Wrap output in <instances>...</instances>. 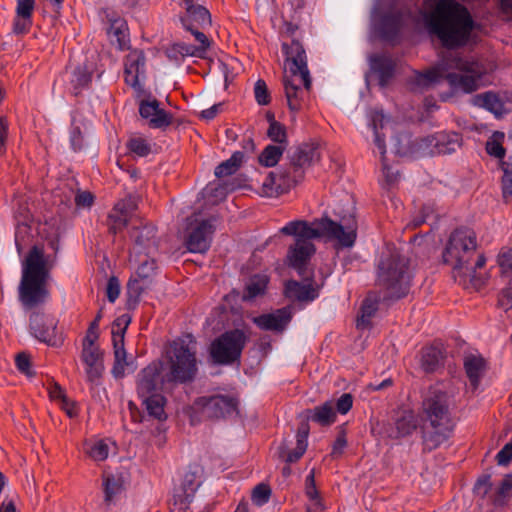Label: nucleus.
Masks as SVG:
<instances>
[{"instance_id":"1","label":"nucleus","mask_w":512,"mask_h":512,"mask_svg":"<svg viewBox=\"0 0 512 512\" xmlns=\"http://www.w3.org/2000/svg\"><path fill=\"white\" fill-rule=\"evenodd\" d=\"M357 229V220L352 215L342 218L341 222L333 221L328 217L315 219L312 222L290 221L280 229L281 234L295 238V242L287 250L286 263L304 277L307 264L316 251L312 243L313 239L326 238L336 241L341 248H350L356 241Z\"/></svg>"},{"instance_id":"2","label":"nucleus","mask_w":512,"mask_h":512,"mask_svg":"<svg viewBox=\"0 0 512 512\" xmlns=\"http://www.w3.org/2000/svg\"><path fill=\"white\" fill-rule=\"evenodd\" d=\"M426 21L430 32L448 49L465 46L474 30L469 10L455 0H438Z\"/></svg>"},{"instance_id":"3","label":"nucleus","mask_w":512,"mask_h":512,"mask_svg":"<svg viewBox=\"0 0 512 512\" xmlns=\"http://www.w3.org/2000/svg\"><path fill=\"white\" fill-rule=\"evenodd\" d=\"M443 262L452 269V276L460 285H478L477 269L486 264L483 254L477 253L476 233L468 227H459L451 232L442 252Z\"/></svg>"},{"instance_id":"4","label":"nucleus","mask_w":512,"mask_h":512,"mask_svg":"<svg viewBox=\"0 0 512 512\" xmlns=\"http://www.w3.org/2000/svg\"><path fill=\"white\" fill-rule=\"evenodd\" d=\"M486 68L473 58L451 55L439 67L423 73H416L413 79L414 89H427L443 76L451 88L464 93H472L482 85Z\"/></svg>"},{"instance_id":"5","label":"nucleus","mask_w":512,"mask_h":512,"mask_svg":"<svg viewBox=\"0 0 512 512\" xmlns=\"http://www.w3.org/2000/svg\"><path fill=\"white\" fill-rule=\"evenodd\" d=\"M422 415L424 449L432 451L446 442L454 429L447 393L430 388L422 402Z\"/></svg>"},{"instance_id":"6","label":"nucleus","mask_w":512,"mask_h":512,"mask_svg":"<svg viewBox=\"0 0 512 512\" xmlns=\"http://www.w3.org/2000/svg\"><path fill=\"white\" fill-rule=\"evenodd\" d=\"M50 266L44 259L43 250L33 246L23 261L19 284V300L26 309L35 308L45 302L49 295L47 282Z\"/></svg>"},{"instance_id":"7","label":"nucleus","mask_w":512,"mask_h":512,"mask_svg":"<svg viewBox=\"0 0 512 512\" xmlns=\"http://www.w3.org/2000/svg\"><path fill=\"white\" fill-rule=\"evenodd\" d=\"M412 274L409 259L398 251L383 253L378 264V282L387 297L399 299L406 296L411 286Z\"/></svg>"},{"instance_id":"8","label":"nucleus","mask_w":512,"mask_h":512,"mask_svg":"<svg viewBox=\"0 0 512 512\" xmlns=\"http://www.w3.org/2000/svg\"><path fill=\"white\" fill-rule=\"evenodd\" d=\"M168 371L164 374L167 383H187L194 380L198 367L196 341L191 334L177 338L167 351Z\"/></svg>"},{"instance_id":"9","label":"nucleus","mask_w":512,"mask_h":512,"mask_svg":"<svg viewBox=\"0 0 512 512\" xmlns=\"http://www.w3.org/2000/svg\"><path fill=\"white\" fill-rule=\"evenodd\" d=\"M239 399L230 394H213L196 398L189 407L192 423L238 414Z\"/></svg>"},{"instance_id":"10","label":"nucleus","mask_w":512,"mask_h":512,"mask_svg":"<svg viewBox=\"0 0 512 512\" xmlns=\"http://www.w3.org/2000/svg\"><path fill=\"white\" fill-rule=\"evenodd\" d=\"M247 340L240 329L226 331L211 343L210 356L217 364H231L240 358Z\"/></svg>"},{"instance_id":"11","label":"nucleus","mask_w":512,"mask_h":512,"mask_svg":"<svg viewBox=\"0 0 512 512\" xmlns=\"http://www.w3.org/2000/svg\"><path fill=\"white\" fill-rule=\"evenodd\" d=\"M132 247L129 250V260H140V258L155 256L158 250L156 227L136 218L129 231Z\"/></svg>"},{"instance_id":"12","label":"nucleus","mask_w":512,"mask_h":512,"mask_svg":"<svg viewBox=\"0 0 512 512\" xmlns=\"http://www.w3.org/2000/svg\"><path fill=\"white\" fill-rule=\"evenodd\" d=\"M129 261L138 264L135 276L131 277L127 284L128 300L136 304L141 294L150 288L156 275L157 265L154 256Z\"/></svg>"},{"instance_id":"13","label":"nucleus","mask_w":512,"mask_h":512,"mask_svg":"<svg viewBox=\"0 0 512 512\" xmlns=\"http://www.w3.org/2000/svg\"><path fill=\"white\" fill-rule=\"evenodd\" d=\"M282 52L285 56V65L288 75H300L306 85L310 84V72L307 66V55L303 43L292 38L290 42L282 43Z\"/></svg>"},{"instance_id":"14","label":"nucleus","mask_w":512,"mask_h":512,"mask_svg":"<svg viewBox=\"0 0 512 512\" xmlns=\"http://www.w3.org/2000/svg\"><path fill=\"white\" fill-rule=\"evenodd\" d=\"M139 114L154 129H166L173 122V115L160 107V102L150 94L139 101Z\"/></svg>"},{"instance_id":"15","label":"nucleus","mask_w":512,"mask_h":512,"mask_svg":"<svg viewBox=\"0 0 512 512\" xmlns=\"http://www.w3.org/2000/svg\"><path fill=\"white\" fill-rule=\"evenodd\" d=\"M312 82L307 86L300 75L293 76L284 72L283 86L288 107L292 112L301 110L308 98Z\"/></svg>"},{"instance_id":"16","label":"nucleus","mask_w":512,"mask_h":512,"mask_svg":"<svg viewBox=\"0 0 512 512\" xmlns=\"http://www.w3.org/2000/svg\"><path fill=\"white\" fill-rule=\"evenodd\" d=\"M215 227L211 220H201L190 223L185 244L187 249L193 253H205L209 248Z\"/></svg>"},{"instance_id":"17","label":"nucleus","mask_w":512,"mask_h":512,"mask_svg":"<svg viewBox=\"0 0 512 512\" xmlns=\"http://www.w3.org/2000/svg\"><path fill=\"white\" fill-rule=\"evenodd\" d=\"M163 363L153 361L139 374L137 392L139 397H147L154 393H160L162 385L167 382L162 375Z\"/></svg>"},{"instance_id":"18","label":"nucleus","mask_w":512,"mask_h":512,"mask_svg":"<svg viewBox=\"0 0 512 512\" xmlns=\"http://www.w3.org/2000/svg\"><path fill=\"white\" fill-rule=\"evenodd\" d=\"M304 282L289 280L285 284V295L287 298L299 302H310L319 295L320 285H318L312 276L303 277Z\"/></svg>"},{"instance_id":"19","label":"nucleus","mask_w":512,"mask_h":512,"mask_svg":"<svg viewBox=\"0 0 512 512\" xmlns=\"http://www.w3.org/2000/svg\"><path fill=\"white\" fill-rule=\"evenodd\" d=\"M31 333L40 341L49 345L57 344L56 323L52 317L42 313H33L30 316Z\"/></svg>"},{"instance_id":"20","label":"nucleus","mask_w":512,"mask_h":512,"mask_svg":"<svg viewBox=\"0 0 512 512\" xmlns=\"http://www.w3.org/2000/svg\"><path fill=\"white\" fill-rule=\"evenodd\" d=\"M292 319L290 307H283L271 313L261 314L253 318V322L262 330L283 332Z\"/></svg>"},{"instance_id":"21","label":"nucleus","mask_w":512,"mask_h":512,"mask_svg":"<svg viewBox=\"0 0 512 512\" xmlns=\"http://www.w3.org/2000/svg\"><path fill=\"white\" fill-rule=\"evenodd\" d=\"M427 146L433 147L431 153L451 154L462 145V137L456 132H439L434 136L424 139Z\"/></svg>"},{"instance_id":"22","label":"nucleus","mask_w":512,"mask_h":512,"mask_svg":"<svg viewBox=\"0 0 512 512\" xmlns=\"http://www.w3.org/2000/svg\"><path fill=\"white\" fill-rule=\"evenodd\" d=\"M145 66V55L142 50H132L125 57L124 75L125 82L133 88L139 87V75L143 73Z\"/></svg>"},{"instance_id":"23","label":"nucleus","mask_w":512,"mask_h":512,"mask_svg":"<svg viewBox=\"0 0 512 512\" xmlns=\"http://www.w3.org/2000/svg\"><path fill=\"white\" fill-rule=\"evenodd\" d=\"M370 69L379 78V85L385 87L393 78L396 62L386 54H375L369 58Z\"/></svg>"},{"instance_id":"24","label":"nucleus","mask_w":512,"mask_h":512,"mask_svg":"<svg viewBox=\"0 0 512 512\" xmlns=\"http://www.w3.org/2000/svg\"><path fill=\"white\" fill-rule=\"evenodd\" d=\"M186 8V16L182 19L183 25H195L204 29L211 26V15L208 9L195 4L193 0H183Z\"/></svg>"},{"instance_id":"25","label":"nucleus","mask_w":512,"mask_h":512,"mask_svg":"<svg viewBox=\"0 0 512 512\" xmlns=\"http://www.w3.org/2000/svg\"><path fill=\"white\" fill-rule=\"evenodd\" d=\"M320 159V153L317 145L313 143H303L299 145L290 157L291 164L300 168L305 173V169L313 162Z\"/></svg>"},{"instance_id":"26","label":"nucleus","mask_w":512,"mask_h":512,"mask_svg":"<svg viewBox=\"0 0 512 512\" xmlns=\"http://www.w3.org/2000/svg\"><path fill=\"white\" fill-rule=\"evenodd\" d=\"M307 420H311L321 426H330L336 420V411L332 401H326L322 405L305 411Z\"/></svg>"},{"instance_id":"27","label":"nucleus","mask_w":512,"mask_h":512,"mask_svg":"<svg viewBox=\"0 0 512 512\" xmlns=\"http://www.w3.org/2000/svg\"><path fill=\"white\" fill-rule=\"evenodd\" d=\"M418 426L417 417L413 412H405L395 421L394 429L390 432V437L401 438L411 435Z\"/></svg>"},{"instance_id":"28","label":"nucleus","mask_w":512,"mask_h":512,"mask_svg":"<svg viewBox=\"0 0 512 512\" xmlns=\"http://www.w3.org/2000/svg\"><path fill=\"white\" fill-rule=\"evenodd\" d=\"M287 187L284 183L280 184L277 173L269 172L257 192L262 197L272 198L287 193Z\"/></svg>"},{"instance_id":"29","label":"nucleus","mask_w":512,"mask_h":512,"mask_svg":"<svg viewBox=\"0 0 512 512\" xmlns=\"http://www.w3.org/2000/svg\"><path fill=\"white\" fill-rule=\"evenodd\" d=\"M305 494L311 501V504L307 506L306 512H321L325 509L322 498L315 484L314 470H312L306 477Z\"/></svg>"},{"instance_id":"30","label":"nucleus","mask_w":512,"mask_h":512,"mask_svg":"<svg viewBox=\"0 0 512 512\" xmlns=\"http://www.w3.org/2000/svg\"><path fill=\"white\" fill-rule=\"evenodd\" d=\"M141 398L149 416L160 421L167 418L164 410L166 399L161 393H154Z\"/></svg>"},{"instance_id":"31","label":"nucleus","mask_w":512,"mask_h":512,"mask_svg":"<svg viewBox=\"0 0 512 512\" xmlns=\"http://www.w3.org/2000/svg\"><path fill=\"white\" fill-rule=\"evenodd\" d=\"M379 298L375 293H369L361 306V315L357 318L358 328H367L370 325V319L378 310Z\"/></svg>"},{"instance_id":"32","label":"nucleus","mask_w":512,"mask_h":512,"mask_svg":"<svg viewBox=\"0 0 512 512\" xmlns=\"http://www.w3.org/2000/svg\"><path fill=\"white\" fill-rule=\"evenodd\" d=\"M108 35L112 42H116L119 49L124 50L128 46V26L123 19H115L111 21L108 29Z\"/></svg>"},{"instance_id":"33","label":"nucleus","mask_w":512,"mask_h":512,"mask_svg":"<svg viewBox=\"0 0 512 512\" xmlns=\"http://www.w3.org/2000/svg\"><path fill=\"white\" fill-rule=\"evenodd\" d=\"M441 349L430 346L422 350L421 366L425 372H434L440 367L443 361Z\"/></svg>"},{"instance_id":"34","label":"nucleus","mask_w":512,"mask_h":512,"mask_svg":"<svg viewBox=\"0 0 512 512\" xmlns=\"http://www.w3.org/2000/svg\"><path fill=\"white\" fill-rule=\"evenodd\" d=\"M278 180L280 184L288 185L287 192L294 188L304 179V172L302 169L294 167L291 161L279 172Z\"/></svg>"},{"instance_id":"35","label":"nucleus","mask_w":512,"mask_h":512,"mask_svg":"<svg viewBox=\"0 0 512 512\" xmlns=\"http://www.w3.org/2000/svg\"><path fill=\"white\" fill-rule=\"evenodd\" d=\"M464 367L472 386L476 388L484 371V360L476 356L467 357L464 362Z\"/></svg>"},{"instance_id":"36","label":"nucleus","mask_w":512,"mask_h":512,"mask_svg":"<svg viewBox=\"0 0 512 512\" xmlns=\"http://www.w3.org/2000/svg\"><path fill=\"white\" fill-rule=\"evenodd\" d=\"M243 159L244 154L242 152H234L229 159L223 161L215 168V176L221 178L234 174L240 168Z\"/></svg>"},{"instance_id":"37","label":"nucleus","mask_w":512,"mask_h":512,"mask_svg":"<svg viewBox=\"0 0 512 512\" xmlns=\"http://www.w3.org/2000/svg\"><path fill=\"white\" fill-rule=\"evenodd\" d=\"M92 80V71L86 66H78L73 72L71 84L73 87V94L79 95L82 89L87 88Z\"/></svg>"},{"instance_id":"38","label":"nucleus","mask_w":512,"mask_h":512,"mask_svg":"<svg viewBox=\"0 0 512 512\" xmlns=\"http://www.w3.org/2000/svg\"><path fill=\"white\" fill-rule=\"evenodd\" d=\"M113 341V348H114V356H115V363L112 370V373L115 377H123L125 372V366L127 365L126 362V351L124 349V339L116 338L112 339Z\"/></svg>"},{"instance_id":"39","label":"nucleus","mask_w":512,"mask_h":512,"mask_svg":"<svg viewBox=\"0 0 512 512\" xmlns=\"http://www.w3.org/2000/svg\"><path fill=\"white\" fill-rule=\"evenodd\" d=\"M285 150V146L268 145L259 155V163L266 167L275 166Z\"/></svg>"},{"instance_id":"40","label":"nucleus","mask_w":512,"mask_h":512,"mask_svg":"<svg viewBox=\"0 0 512 512\" xmlns=\"http://www.w3.org/2000/svg\"><path fill=\"white\" fill-rule=\"evenodd\" d=\"M114 208L118 210V214L124 218L128 222L134 223V220L137 217H134V214L138 208L137 200L133 196H128L120 201H118Z\"/></svg>"},{"instance_id":"41","label":"nucleus","mask_w":512,"mask_h":512,"mask_svg":"<svg viewBox=\"0 0 512 512\" xmlns=\"http://www.w3.org/2000/svg\"><path fill=\"white\" fill-rule=\"evenodd\" d=\"M114 208L118 210V214L124 218L128 222L134 223V220L137 217H134V214L138 208L137 200L133 196H128L120 201H118Z\"/></svg>"},{"instance_id":"42","label":"nucleus","mask_w":512,"mask_h":512,"mask_svg":"<svg viewBox=\"0 0 512 512\" xmlns=\"http://www.w3.org/2000/svg\"><path fill=\"white\" fill-rule=\"evenodd\" d=\"M512 496V472L505 475L494 498L496 505H504Z\"/></svg>"},{"instance_id":"43","label":"nucleus","mask_w":512,"mask_h":512,"mask_svg":"<svg viewBox=\"0 0 512 512\" xmlns=\"http://www.w3.org/2000/svg\"><path fill=\"white\" fill-rule=\"evenodd\" d=\"M103 485L105 491V500L109 502L115 495L122 491L123 481L120 477H115L114 475L108 474L103 476Z\"/></svg>"},{"instance_id":"44","label":"nucleus","mask_w":512,"mask_h":512,"mask_svg":"<svg viewBox=\"0 0 512 512\" xmlns=\"http://www.w3.org/2000/svg\"><path fill=\"white\" fill-rule=\"evenodd\" d=\"M306 449L307 445H304L301 440L297 443L295 449L291 451H287L286 446L282 444L279 447V458L287 464L295 463L304 455Z\"/></svg>"},{"instance_id":"45","label":"nucleus","mask_w":512,"mask_h":512,"mask_svg":"<svg viewBox=\"0 0 512 512\" xmlns=\"http://www.w3.org/2000/svg\"><path fill=\"white\" fill-rule=\"evenodd\" d=\"M267 135L273 142H276L278 143V145L286 147L287 133L285 126L280 122L276 120L271 121L267 131Z\"/></svg>"},{"instance_id":"46","label":"nucleus","mask_w":512,"mask_h":512,"mask_svg":"<svg viewBox=\"0 0 512 512\" xmlns=\"http://www.w3.org/2000/svg\"><path fill=\"white\" fill-rule=\"evenodd\" d=\"M502 197L505 203L512 202V165L503 164Z\"/></svg>"},{"instance_id":"47","label":"nucleus","mask_w":512,"mask_h":512,"mask_svg":"<svg viewBox=\"0 0 512 512\" xmlns=\"http://www.w3.org/2000/svg\"><path fill=\"white\" fill-rule=\"evenodd\" d=\"M128 223L129 222L126 220V218L120 216L118 214V210L113 207L107 218L109 232L115 235L122 231L128 225Z\"/></svg>"},{"instance_id":"48","label":"nucleus","mask_w":512,"mask_h":512,"mask_svg":"<svg viewBox=\"0 0 512 512\" xmlns=\"http://www.w3.org/2000/svg\"><path fill=\"white\" fill-rule=\"evenodd\" d=\"M127 148L139 157H145L151 152L150 144L141 137L131 138L127 143Z\"/></svg>"},{"instance_id":"49","label":"nucleus","mask_w":512,"mask_h":512,"mask_svg":"<svg viewBox=\"0 0 512 512\" xmlns=\"http://www.w3.org/2000/svg\"><path fill=\"white\" fill-rule=\"evenodd\" d=\"M109 448L103 441L99 440L86 449V454L94 461H104L108 457Z\"/></svg>"},{"instance_id":"50","label":"nucleus","mask_w":512,"mask_h":512,"mask_svg":"<svg viewBox=\"0 0 512 512\" xmlns=\"http://www.w3.org/2000/svg\"><path fill=\"white\" fill-rule=\"evenodd\" d=\"M171 50L177 54H180L182 57L185 56H194L203 58V48H196V46L186 43H175Z\"/></svg>"},{"instance_id":"51","label":"nucleus","mask_w":512,"mask_h":512,"mask_svg":"<svg viewBox=\"0 0 512 512\" xmlns=\"http://www.w3.org/2000/svg\"><path fill=\"white\" fill-rule=\"evenodd\" d=\"M254 95L256 102L259 105H268L271 101L270 93L266 82L263 79H258L254 86Z\"/></svg>"},{"instance_id":"52","label":"nucleus","mask_w":512,"mask_h":512,"mask_svg":"<svg viewBox=\"0 0 512 512\" xmlns=\"http://www.w3.org/2000/svg\"><path fill=\"white\" fill-rule=\"evenodd\" d=\"M82 347L81 358L85 364L102 362V353L98 345Z\"/></svg>"},{"instance_id":"53","label":"nucleus","mask_w":512,"mask_h":512,"mask_svg":"<svg viewBox=\"0 0 512 512\" xmlns=\"http://www.w3.org/2000/svg\"><path fill=\"white\" fill-rule=\"evenodd\" d=\"M131 322V317L127 314L119 316L113 323L112 339H124L125 332Z\"/></svg>"},{"instance_id":"54","label":"nucleus","mask_w":512,"mask_h":512,"mask_svg":"<svg viewBox=\"0 0 512 512\" xmlns=\"http://www.w3.org/2000/svg\"><path fill=\"white\" fill-rule=\"evenodd\" d=\"M271 489L269 485L260 483L255 486L252 492V499L257 505H262L269 501Z\"/></svg>"},{"instance_id":"55","label":"nucleus","mask_w":512,"mask_h":512,"mask_svg":"<svg viewBox=\"0 0 512 512\" xmlns=\"http://www.w3.org/2000/svg\"><path fill=\"white\" fill-rule=\"evenodd\" d=\"M498 265L503 274H507L512 271V249L502 248L497 257Z\"/></svg>"},{"instance_id":"56","label":"nucleus","mask_w":512,"mask_h":512,"mask_svg":"<svg viewBox=\"0 0 512 512\" xmlns=\"http://www.w3.org/2000/svg\"><path fill=\"white\" fill-rule=\"evenodd\" d=\"M186 29L188 31H190L194 35L196 41L199 42V45L196 46V48H203V58H204L207 50L210 47L209 39L203 32L200 31L201 28L198 26L195 27V25H186Z\"/></svg>"},{"instance_id":"57","label":"nucleus","mask_w":512,"mask_h":512,"mask_svg":"<svg viewBox=\"0 0 512 512\" xmlns=\"http://www.w3.org/2000/svg\"><path fill=\"white\" fill-rule=\"evenodd\" d=\"M87 379L90 383L98 385L104 370L102 362L86 364Z\"/></svg>"},{"instance_id":"58","label":"nucleus","mask_w":512,"mask_h":512,"mask_svg":"<svg viewBox=\"0 0 512 512\" xmlns=\"http://www.w3.org/2000/svg\"><path fill=\"white\" fill-rule=\"evenodd\" d=\"M16 366L20 372L31 377L34 373L31 370L30 356L24 352L19 353L16 358Z\"/></svg>"},{"instance_id":"59","label":"nucleus","mask_w":512,"mask_h":512,"mask_svg":"<svg viewBox=\"0 0 512 512\" xmlns=\"http://www.w3.org/2000/svg\"><path fill=\"white\" fill-rule=\"evenodd\" d=\"M34 5V0H18L16 9L17 17L31 19Z\"/></svg>"},{"instance_id":"60","label":"nucleus","mask_w":512,"mask_h":512,"mask_svg":"<svg viewBox=\"0 0 512 512\" xmlns=\"http://www.w3.org/2000/svg\"><path fill=\"white\" fill-rule=\"evenodd\" d=\"M267 281L265 279L252 280L246 288V297L254 298L262 294L266 288Z\"/></svg>"},{"instance_id":"61","label":"nucleus","mask_w":512,"mask_h":512,"mask_svg":"<svg viewBox=\"0 0 512 512\" xmlns=\"http://www.w3.org/2000/svg\"><path fill=\"white\" fill-rule=\"evenodd\" d=\"M492 483H491V477L490 475H483L480 477L475 486H474V492L477 495H480L481 497H484L491 489Z\"/></svg>"},{"instance_id":"62","label":"nucleus","mask_w":512,"mask_h":512,"mask_svg":"<svg viewBox=\"0 0 512 512\" xmlns=\"http://www.w3.org/2000/svg\"><path fill=\"white\" fill-rule=\"evenodd\" d=\"M120 294V284L116 277H111L108 280L106 287V295L109 302L113 303L119 297Z\"/></svg>"},{"instance_id":"63","label":"nucleus","mask_w":512,"mask_h":512,"mask_svg":"<svg viewBox=\"0 0 512 512\" xmlns=\"http://www.w3.org/2000/svg\"><path fill=\"white\" fill-rule=\"evenodd\" d=\"M353 397L350 393H344L336 402L337 412L340 414H346L352 408Z\"/></svg>"},{"instance_id":"64","label":"nucleus","mask_w":512,"mask_h":512,"mask_svg":"<svg viewBox=\"0 0 512 512\" xmlns=\"http://www.w3.org/2000/svg\"><path fill=\"white\" fill-rule=\"evenodd\" d=\"M498 464L507 465L512 460V442L507 443L496 455Z\"/></svg>"}]
</instances>
